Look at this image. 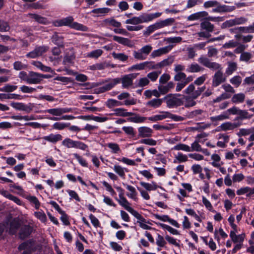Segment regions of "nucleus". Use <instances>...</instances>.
<instances>
[{
  "instance_id": "nucleus-1",
  "label": "nucleus",
  "mask_w": 254,
  "mask_h": 254,
  "mask_svg": "<svg viewBox=\"0 0 254 254\" xmlns=\"http://www.w3.org/2000/svg\"><path fill=\"white\" fill-rule=\"evenodd\" d=\"M53 25L55 27L67 26L71 29L83 32H87L89 30L87 26L77 22H74V18L72 16L55 20L53 21Z\"/></svg>"
},
{
  "instance_id": "nucleus-2",
  "label": "nucleus",
  "mask_w": 254,
  "mask_h": 254,
  "mask_svg": "<svg viewBox=\"0 0 254 254\" xmlns=\"http://www.w3.org/2000/svg\"><path fill=\"white\" fill-rule=\"evenodd\" d=\"M62 145L67 148H74L83 151L87 150L88 148V145L85 143L79 140H73L69 137L64 139L62 142Z\"/></svg>"
},
{
  "instance_id": "nucleus-3",
  "label": "nucleus",
  "mask_w": 254,
  "mask_h": 254,
  "mask_svg": "<svg viewBox=\"0 0 254 254\" xmlns=\"http://www.w3.org/2000/svg\"><path fill=\"white\" fill-rule=\"evenodd\" d=\"M165 119V117L161 115H156L153 116L149 117H141L139 115H136L135 117H130L127 118L128 122L134 123H143L146 120L152 122H157L158 121H161Z\"/></svg>"
},
{
  "instance_id": "nucleus-4",
  "label": "nucleus",
  "mask_w": 254,
  "mask_h": 254,
  "mask_svg": "<svg viewBox=\"0 0 254 254\" xmlns=\"http://www.w3.org/2000/svg\"><path fill=\"white\" fill-rule=\"evenodd\" d=\"M164 99L166 101L167 106L169 108L177 107L184 104V101L182 99L175 97L173 95V94L167 95Z\"/></svg>"
},
{
  "instance_id": "nucleus-5",
  "label": "nucleus",
  "mask_w": 254,
  "mask_h": 254,
  "mask_svg": "<svg viewBox=\"0 0 254 254\" xmlns=\"http://www.w3.org/2000/svg\"><path fill=\"white\" fill-rule=\"evenodd\" d=\"M135 104L136 100L133 98L130 100H126L124 102L119 101L113 99H109L106 102V106L110 109H111L115 107L122 106L124 105L126 106H129L135 105Z\"/></svg>"
},
{
  "instance_id": "nucleus-6",
  "label": "nucleus",
  "mask_w": 254,
  "mask_h": 254,
  "mask_svg": "<svg viewBox=\"0 0 254 254\" xmlns=\"http://www.w3.org/2000/svg\"><path fill=\"white\" fill-rule=\"evenodd\" d=\"M104 85L101 86L97 89L98 93H102L111 90L116 85L120 83V80L118 78H114L105 80L103 82V83L108 82Z\"/></svg>"
},
{
  "instance_id": "nucleus-7",
  "label": "nucleus",
  "mask_w": 254,
  "mask_h": 254,
  "mask_svg": "<svg viewBox=\"0 0 254 254\" xmlns=\"http://www.w3.org/2000/svg\"><path fill=\"white\" fill-rule=\"evenodd\" d=\"M136 76V74L131 73L124 75L122 78H117L122 83L123 88H128L132 84L133 79Z\"/></svg>"
},
{
  "instance_id": "nucleus-8",
  "label": "nucleus",
  "mask_w": 254,
  "mask_h": 254,
  "mask_svg": "<svg viewBox=\"0 0 254 254\" xmlns=\"http://www.w3.org/2000/svg\"><path fill=\"white\" fill-rule=\"evenodd\" d=\"M105 36L108 37H112L114 41H116L124 46H127L128 47H132V46L131 40L128 38L120 37L116 35H112L109 34H106Z\"/></svg>"
},
{
  "instance_id": "nucleus-9",
  "label": "nucleus",
  "mask_w": 254,
  "mask_h": 254,
  "mask_svg": "<svg viewBox=\"0 0 254 254\" xmlns=\"http://www.w3.org/2000/svg\"><path fill=\"white\" fill-rule=\"evenodd\" d=\"M226 80V78L223 77L222 71L218 70L215 72L213 76L212 86L216 87L218 86L221 83L224 82Z\"/></svg>"
},
{
  "instance_id": "nucleus-10",
  "label": "nucleus",
  "mask_w": 254,
  "mask_h": 254,
  "mask_svg": "<svg viewBox=\"0 0 254 254\" xmlns=\"http://www.w3.org/2000/svg\"><path fill=\"white\" fill-rule=\"evenodd\" d=\"M235 6L221 4L220 2H219L218 6L213 8L212 11L215 13L230 12L234 11L235 10Z\"/></svg>"
},
{
  "instance_id": "nucleus-11",
  "label": "nucleus",
  "mask_w": 254,
  "mask_h": 254,
  "mask_svg": "<svg viewBox=\"0 0 254 254\" xmlns=\"http://www.w3.org/2000/svg\"><path fill=\"white\" fill-rule=\"evenodd\" d=\"M162 12H156L154 13H144L140 15L141 23H147L152 21L153 19L160 17Z\"/></svg>"
},
{
  "instance_id": "nucleus-12",
  "label": "nucleus",
  "mask_w": 254,
  "mask_h": 254,
  "mask_svg": "<svg viewBox=\"0 0 254 254\" xmlns=\"http://www.w3.org/2000/svg\"><path fill=\"white\" fill-rule=\"evenodd\" d=\"M10 105L16 110L25 111L27 113H29L32 110L30 106L23 103L11 102Z\"/></svg>"
},
{
  "instance_id": "nucleus-13",
  "label": "nucleus",
  "mask_w": 254,
  "mask_h": 254,
  "mask_svg": "<svg viewBox=\"0 0 254 254\" xmlns=\"http://www.w3.org/2000/svg\"><path fill=\"white\" fill-rule=\"evenodd\" d=\"M41 81L40 73L34 71L29 72V78L27 79L28 84H38L41 83Z\"/></svg>"
},
{
  "instance_id": "nucleus-14",
  "label": "nucleus",
  "mask_w": 254,
  "mask_h": 254,
  "mask_svg": "<svg viewBox=\"0 0 254 254\" xmlns=\"http://www.w3.org/2000/svg\"><path fill=\"white\" fill-rule=\"evenodd\" d=\"M138 137H149L152 135L153 130L147 127H141L138 128Z\"/></svg>"
},
{
  "instance_id": "nucleus-15",
  "label": "nucleus",
  "mask_w": 254,
  "mask_h": 254,
  "mask_svg": "<svg viewBox=\"0 0 254 254\" xmlns=\"http://www.w3.org/2000/svg\"><path fill=\"white\" fill-rule=\"evenodd\" d=\"M114 111L115 112L114 113L112 114L111 115L116 116L125 117L132 116H134L133 117H135L136 116V115H138L137 114L133 112H127V110L124 108H116L114 109Z\"/></svg>"
},
{
  "instance_id": "nucleus-16",
  "label": "nucleus",
  "mask_w": 254,
  "mask_h": 254,
  "mask_svg": "<svg viewBox=\"0 0 254 254\" xmlns=\"http://www.w3.org/2000/svg\"><path fill=\"white\" fill-rule=\"evenodd\" d=\"M42 139L53 144H56L57 142L63 139V136L60 134L51 133L49 135L42 137Z\"/></svg>"
},
{
  "instance_id": "nucleus-17",
  "label": "nucleus",
  "mask_w": 254,
  "mask_h": 254,
  "mask_svg": "<svg viewBox=\"0 0 254 254\" xmlns=\"http://www.w3.org/2000/svg\"><path fill=\"white\" fill-rule=\"evenodd\" d=\"M33 231V228L29 225H24L20 229L19 235L21 238L25 239L28 237Z\"/></svg>"
},
{
  "instance_id": "nucleus-18",
  "label": "nucleus",
  "mask_w": 254,
  "mask_h": 254,
  "mask_svg": "<svg viewBox=\"0 0 254 254\" xmlns=\"http://www.w3.org/2000/svg\"><path fill=\"white\" fill-rule=\"evenodd\" d=\"M175 86V84L172 81L168 82L167 85H159L158 87V90L161 93V95H165L167 94L171 89H173Z\"/></svg>"
},
{
  "instance_id": "nucleus-19",
  "label": "nucleus",
  "mask_w": 254,
  "mask_h": 254,
  "mask_svg": "<svg viewBox=\"0 0 254 254\" xmlns=\"http://www.w3.org/2000/svg\"><path fill=\"white\" fill-rule=\"evenodd\" d=\"M52 42L59 47L64 48V37L60 36L57 32H55L51 38Z\"/></svg>"
},
{
  "instance_id": "nucleus-20",
  "label": "nucleus",
  "mask_w": 254,
  "mask_h": 254,
  "mask_svg": "<svg viewBox=\"0 0 254 254\" xmlns=\"http://www.w3.org/2000/svg\"><path fill=\"white\" fill-rule=\"evenodd\" d=\"M175 22V20L174 18H169L165 20H160L158 22H156L157 28L158 29L162 28L163 27L171 26Z\"/></svg>"
},
{
  "instance_id": "nucleus-21",
  "label": "nucleus",
  "mask_w": 254,
  "mask_h": 254,
  "mask_svg": "<svg viewBox=\"0 0 254 254\" xmlns=\"http://www.w3.org/2000/svg\"><path fill=\"white\" fill-rule=\"evenodd\" d=\"M28 15L31 18L34 19L35 21L40 24H47L48 23L47 18L40 15L35 13H29Z\"/></svg>"
},
{
  "instance_id": "nucleus-22",
  "label": "nucleus",
  "mask_w": 254,
  "mask_h": 254,
  "mask_svg": "<svg viewBox=\"0 0 254 254\" xmlns=\"http://www.w3.org/2000/svg\"><path fill=\"white\" fill-rule=\"evenodd\" d=\"M32 64L37 68L40 69L43 71L49 72L53 73L55 74H56L55 72L53 70H52V69L50 67L44 65L41 62H33Z\"/></svg>"
},
{
  "instance_id": "nucleus-23",
  "label": "nucleus",
  "mask_w": 254,
  "mask_h": 254,
  "mask_svg": "<svg viewBox=\"0 0 254 254\" xmlns=\"http://www.w3.org/2000/svg\"><path fill=\"white\" fill-rule=\"evenodd\" d=\"M155 223L157 226H160L163 229L167 230L173 235H178L180 234L179 231L177 230L174 229L173 228L171 227V226L168 225L161 223L160 222H155Z\"/></svg>"
},
{
  "instance_id": "nucleus-24",
  "label": "nucleus",
  "mask_w": 254,
  "mask_h": 254,
  "mask_svg": "<svg viewBox=\"0 0 254 254\" xmlns=\"http://www.w3.org/2000/svg\"><path fill=\"white\" fill-rule=\"evenodd\" d=\"M170 49L168 47H165L163 48H159L158 50H154L151 53V57L153 58H155L156 57L160 56L163 54H165L169 52Z\"/></svg>"
},
{
  "instance_id": "nucleus-25",
  "label": "nucleus",
  "mask_w": 254,
  "mask_h": 254,
  "mask_svg": "<svg viewBox=\"0 0 254 254\" xmlns=\"http://www.w3.org/2000/svg\"><path fill=\"white\" fill-rule=\"evenodd\" d=\"M201 30H204L207 32H213L214 28L213 24L205 19L200 23Z\"/></svg>"
},
{
  "instance_id": "nucleus-26",
  "label": "nucleus",
  "mask_w": 254,
  "mask_h": 254,
  "mask_svg": "<svg viewBox=\"0 0 254 254\" xmlns=\"http://www.w3.org/2000/svg\"><path fill=\"white\" fill-rule=\"evenodd\" d=\"M123 185L125 186L127 190L130 191V193L127 194V196L134 200H135L136 199V196L137 195V192L135 189L133 187L124 183H123Z\"/></svg>"
},
{
  "instance_id": "nucleus-27",
  "label": "nucleus",
  "mask_w": 254,
  "mask_h": 254,
  "mask_svg": "<svg viewBox=\"0 0 254 254\" xmlns=\"http://www.w3.org/2000/svg\"><path fill=\"white\" fill-rule=\"evenodd\" d=\"M163 100H164V98L153 99L148 101L146 103V105L148 106L152 107L154 108H157L159 107L162 105Z\"/></svg>"
},
{
  "instance_id": "nucleus-28",
  "label": "nucleus",
  "mask_w": 254,
  "mask_h": 254,
  "mask_svg": "<svg viewBox=\"0 0 254 254\" xmlns=\"http://www.w3.org/2000/svg\"><path fill=\"white\" fill-rule=\"evenodd\" d=\"M237 115L239 116L235 118L234 121L250 119L252 116V115H249V113L247 112V111L240 109L239 110Z\"/></svg>"
},
{
  "instance_id": "nucleus-29",
  "label": "nucleus",
  "mask_w": 254,
  "mask_h": 254,
  "mask_svg": "<svg viewBox=\"0 0 254 254\" xmlns=\"http://www.w3.org/2000/svg\"><path fill=\"white\" fill-rule=\"evenodd\" d=\"M2 194L3 196H4L6 198H8V199L12 200L14 201L15 203H16L17 204H20L21 203V200L17 196H15L9 192H8L6 190H4L2 192Z\"/></svg>"
},
{
  "instance_id": "nucleus-30",
  "label": "nucleus",
  "mask_w": 254,
  "mask_h": 254,
  "mask_svg": "<svg viewBox=\"0 0 254 254\" xmlns=\"http://www.w3.org/2000/svg\"><path fill=\"white\" fill-rule=\"evenodd\" d=\"M104 22L107 25L116 28H120L122 26L121 23L117 21L114 18H106L104 20Z\"/></svg>"
},
{
  "instance_id": "nucleus-31",
  "label": "nucleus",
  "mask_w": 254,
  "mask_h": 254,
  "mask_svg": "<svg viewBox=\"0 0 254 254\" xmlns=\"http://www.w3.org/2000/svg\"><path fill=\"white\" fill-rule=\"evenodd\" d=\"M115 198L118 201L119 204L123 206L126 210H127L128 208L131 207L130 206V204L125 196L120 197V199H118L117 197H115Z\"/></svg>"
},
{
  "instance_id": "nucleus-32",
  "label": "nucleus",
  "mask_w": 254,
  "mask_h": 254,
  "mask_svg": "<svg viewBox=\"0 0 254 254\" xmlns=\"http://www.w3.org/2000/svg\"><path fill=\"white\" fill-rule=\"evenodd\" d=\"M20 226V224L18 220H16L14 219L12 220L10 223V228L9 231L12 234H14L16 233L17 230L19 228Z\"/></svg>"
},
{
  "instance_id": "nucleus-33",
  "label": "nucleus",
  "mask_w": 254,
  "mask_h": 254,
  "mask_svg": "<svg viewBox=\"0 0 254 254\" xmlns=\"http://www.w3.org/2000/svg\"><path fill=\"white\" fill-rule=\"evenodd\" d=\"M173 61L170 59H166L157 63L156 65H154L153 68H162L164 66L170 65Z\"/></svg>"
},
{
  "instance_id": "nucleus-34",
  "label": "nucleus",
  "mask_w": 254,
  "mask_h": 254,
  "mask_svg": "<svg viewBox=\"0 0 254 254\" xmlns=\"http://www.w3.org/2000/svg\"><path fill=\"white\" fill-rule=\"evenodd\" d=\"M18 86L16 85H11L9 84H5L3 87L0 88V91L11 93L15 91Z\"/></svg>"
},
{
  "instance_id": "nucleus-35",
  "label": "nucleus",
  "mask_w": 254,
  "mask_h": 254,
  "mask_svg": "<svg viewBox=\"0 0 254 254\" xmlns=\"http://www.w3.org/2000/svg\"><path fill=\"white\" fill-rule=\"evenodd\" d=\"M112 56L114 59L120 60L122 62H125L128 60V56L124 53H116L114 52L112 54Z\"/></svg>"
},
{
  "instance_id": "nucleus-36",
  "label": "nucleus",
  "mask_w": 254,
  "mask_h": 254,
  "mask_svg": "<svg viewBox=\"0 0 254 254\" xmlns=\"http://www.w3.org/2000/svg\"><path fill=\"white\" fill-rule=\"evenodd\" d=\"M245 97L243 93L236 94L233 96L231 101L234 103H242L245 100Z\"/></svg>"
},
{
  "instance_id": "nucleus-37",
  "label": "nucleus",
  "mask_w": 254,
  "mask_h": 254,
  "mask_svg": "<svg viewBox=\"0 0 254 254\" xmlns=\"http://www.w3.org/2000/svg\"><path fill=\"white\" fill-rule=\"evenodd\" d=\"M157 29H158V28H157L156 24L155 23L147 27L146 30L143 31V35L147 37Z\"/></svg>"
},
{
  "instance_id": "nucleus-38",
  "label": "nucleus",
  "mask_w": 254,
  "mask_h": 254,
  "mask_svg": "<svg viewBox=\"0 0 254 254\" xmlns=\"http://www.w3.org/2000/svg\"><path fill=\"white\" fill-rule=\"evenodd\" d=\"M10 29L8 22L2 19H0V32H8Z\"/></svg>"
},
{
  "instance_id": "nucleus-39",
  "label": "nucleus",
  "mask_w": 254,
  "mask_h": 254,
  "mask_svg": "<svg viewBox=\"0 0 254 254\" xmlns=\"http://www.w3.org/2000/svg\"><path fill=\"white\" fill-rule=\"evenodd\" d=\"M73 156L76 159L81 166L84 167H88V163L86 160L77 153H73Z\"/></svg>"
},
{
  "instance_id": "nucleus-40",
  "label": "nucleus",
  "mask_w": 254,
  "mask_h": 254,
  "mask_svg": "<svg viewBox=\"0 0 254 254\" xmlns=\"http://www.w3.org/2000/svg\"><path fill=\"white\" fill-rule=\"evenodd\" d=\"M229 118V115L227 114V113H225L224 112L223 114L219 116L211 117L210 119L212 122H214L218 121H222L225 119H228Z\"/></svg>"
},
{
  "instance_id": "nucleus-41",
  "label": "nucleus",
  "mask_w": 254,
  "mask_h": 254,
  "mask_svg": "<svg viewBox=\"0 0 254 254\" xmlns=\"http://www.w3.org/2000/svg\"><path fill=\"white\" fill-rule=\"evenodd\" d=\"M173 149L176 150H183L187 152L191 151L190 147L183 143H179L176 145Z\"/></svg>"
},
{
  "instance_id": "nucleus-42",
  "label": "nucleus",
  "mask_w": 254,
  "mask_h": 254,
  "mask_svg": "<svg viewBox=\"0 0 254 254\" xmlns=\"http://www.w3.org/2000/svg\"><path fill=\"white\" fill-rule=\"evenodd\" d=\"M122 129L127 135L131 136L132 137H133L135 136L136 131L132 127L124 126L122 127Z\"/></svg>"
},
{
  "instance_id": "nucleus-43",
  "label": "nucleus",
  "mask_w": 254,
  "mask_h": 254,
  "mask_svg": "<svg viewBox=\"0 0 254 254\" xmlns=\"http://www.w3.org/2000/svg\"><path fill=\"white\" fill-rule=\"evenodd\" d=\"M125 22L126 24L132 25H138L141 23L140 15L138 17L134 16L131 18L127 19Z\"/></svg>"
},
{
  "instance_id": "nucleus-44",
  "label": "nucleus",
  "mask_w": 254,
  "mask_h": 254,
  "mask_svg": "<svg viewBox=\"0 0 254 254\" xmlns=\"http://www.w3.org/2000/svg\"><path fill=\"white\" fill-rule=\"evenodd\" d=\"M202 69L197 64H191L190 67L187 69V71L189 72H197L201 71Z\"/></svg>"
},
{
  "instance_id": "nucleus-45",
  "label": "nucleus",
  "mask_w": 254,
  "mask_h": 254,
  "mask_svg": "<svg viewBox=\"0 0 254 254\" xmlns=\"http://www.w3.org/2000/svg\"><path fill=\"white\" fill-rule=\"evenodd\" d=\"M70 125V123L56 122L53 125V128L55 129L62 130Z\"/></svg>"
},
{
  "instance_id": "nucleus-46",
  "label": "nucleus",
  "mask_w": 254,
  "mask_h": 254,
  "mask_svg": "<svg viewBox=\"0 0 254 254\" xmlns=\"http://www.w3.org/2000/svg\"><path fill=\"white\" fill-rule=\"evenodd\" d=\"M27 198L31 203L35 204V208L36 209H38L39 208L40 203L36 196L30 195L28 196Z\"/></svg>"
},
{
  "instance_id": "nucleus-47",
  "label": "nucleus",
  "mask_w": 254,
  "mask_h": 254,
  "mask_svg": "<svg viewBox=\"0 0 254 254\" xmlns=\"http://www.w3.org/2000/svg\"><path fill=\"white\" fill-rule=\"evenodd\" d=\"M114 170L121 177L125 178L126 175L124 172V169L121 166L115 165L114 167Z\"/></svg>"
},
{
  "instance_id": "nucleus-48",
  "label": "nucleus",
  "mask_w": 254,
  "mask_h": 254,
  "mask_svg": "<svg viewBox=\"0 0 254 254\" xmlns=\"http://www.w3.org/2000/svg\"><path fill=\"white\" fill-rule=\"evenodd\" d=\"M203 2V0H188L186 8H190L196 5L201 4Z\"/></svg>"
},
{
  "instance_id": "nucleus-49",
  "label": "nucleus",
  "mask_w": 254,
  "mask_h": 254,
  "mask_svg": "<svg viewBox=\"0 0 254 254\" xmlns=\"http://www.w3.org/2000/svg\"><path fill=\"white\" fill-rule=\"evenodd\" d=\"M20 90L24 93H32L36 91V89L26 85H22L20 87Z\"/></svg>"
},
{
  "instance_id": "nucleus-50",
  "label": "nucleus",
  "mask_w": 254,
  "mask_h": 254,
  "mask_svg": "<svg viewBox=\"0 0 254 254\" xmlns=\"http://www.w3.org/2000/svg\"><path fill=\"white\" fill-rule=\"evenodd\" d=\"M107 146L112 150V152L113 153H117L119 151H120V148L119 145L116 143H109L107 144Z\"/></svg>"
},
{
  "instance_id": "nucleus-51",
  "label": "nucleus",
  "mask_w": 254,
  "mask_h": 254,
  "mask_svg": "<svg viewBox=\"0 0 254 254\" xmlns=\"http://www.w3.org/2000/svg\"><path fill=\"white\" fill-rule=\"evenodd\" d=\"M205 89V86L197 88V89L194 91L192 94V99H196L197 98V97H199L203 92H204Z\"/></svg>"
},
{
  "instance_id": "nucleus-52",
  "label": "nucleus",
  "mask_w": 254,
  "mask_h": 254,
  "mask_svg": "<svg viewBox=\"0 0 254 254\" xmlns=\"http://www.w3.org/2000/svg\"><path fill=\"white\" fill-rule=\"evenodd\" d=\"M26 95H20L15 93H7L6 94L7 99H16V100H21L24 97H27Z\"/></svg>"
},
{
  "instance_id": "nucleus-53",
  "label": "nucleus",
  "mask_w": 254,
  "mask_h": 254,
  "mask_svg": "<svg viewBox=\"0 0 254 254\" xmlns=\"http://www.w3.org/2000/svg\"><path fill=\"white\" fill-rule=\"evenodd\" d=\"M219 2L217 0H208L205 1L203 4V6L205 8L218 6Z\"/></svg>"
},
{
  "instance_id": "nucleus-54",
  "label": "nucleus",
  "mask_w": 254,
  "mask_h": 254,
  "mask_svg": "<svg viewBox=\"0 0 254 254\" xmlns=\"http://www.w3.org/2000/svg\"><path fill=\"white\" fill-rule=\"evenodd\" d=\"M140 143H143L149 145L154 146L157 144V141L152 138L142 139L139 141Z\"/></svg>"
},
{
  "instance_id": "nucleus-55",
  "label": "nucleus",
  "mask_w": 254,
  "mask_h": 254,
  "mask_svg": "<svg viewBox=\"0 0 254 254\" xmlns=\"http://www.w3.org/2000/svg\"><path fill=\"white\" fill-rule=\"evenodd\" d=\"M156 245L160 247H164L166 244V241L163 236L158 234L157 238H156Z\"/></svg>"
},
{
  "instance_id": "nucleus-56",
  "label": "nucleus",
  "mask_w": 254,
  "mask_h": 254,
  "mask_svg": "<svg viewBox=\"0 0 254 254\" xmlns=\"http://www.w3.org/2000/svg\"><path fill=\"white\" fill-rule=\"evenodd\" d=\"M237 64L234 63H230L228 65V67L226 69V72L227 74H231L234 71L236 70Z\"/></svg>"
},
{
  "instance_id": "nucleus-57",
  "label": "nucleus",
  "mask_w": 254,
  "mask_h": 254,
  "mask_svg": "<svg viewBox=\"0 0 254 254\" xmlns=\"http://www.w3.org/2000/svg\"><path fill=\"white\" fill-rule=\"evenodd\" d=\"M89 218L91 220V222L92 225L95 228L100 227V223L99 220L92 214H90L89 216Z\"/></svg>"
},
{
  "instance_id": "nucleus-58",
  "label": "nucleus",
  "mask_w": 254,
  "mask_h": 254,
  "mask_svg": "<svg viewBox=\"0 0 254 254\" xmlns=\"http://www.w3.org/2000/svg\"><path fill=\"white\" fill-rule=\"evenodd\" d=\"M67 192L71 198L75 199L78 202H80L81 201L80 197L75 191L71 190H67Z\"/></svg>"
},
{
  "instance_id": "nucleus-59",
  "label": "nucleus",
  "mask_w": 254,
  "mask_h": 254,
  "mask_svg": "<svg viewBox=\"0 0 254 254\" xmlns=\"http://www.w3.org/2000/svg\"><path fill=\"white\" fill-rule=\"evenodd\" d=\"M239 29L240 32L245 33H254V26L250 25L248 27H239L236 28Z\"/></svg>"
},
{
  "instance_id": "nucleus-60",
  "label": "nucleus",
  "mask_w": 254,
  "mask_h": 254,
  "mask_svg": "<svg viewBox=\"0 0 254 254\" xmlns=\"http://www.w3.org/2000/svg\"><path fill=\"white\" fill-rule=\"evenodd\" d=\"M48 49V47L45 46L36 47L35 50L37 53L38 56H42L44 53H46Z\"/></svg>"
},
{
  "instance_id": "nucleus-61",
  "label": "nucleus",
  "mask_w": 254,
  "mask_h": 254,
  "mask_svg": "<svg viewBox=\"0 0 254 254\" xmlns=\"http://www.w3.org/2000/svg\"><path fill=\"white\" fill-rule=\"evenodd\" d=\"M242 82V78L241 76L237 75L235 76L230 79V82L236 86V87H238Z\"/></svg>"
},
{
  "instance_id": "nucleus-62",
  "label": "nucleus",
  "mask_w": 254,
  "mask_h": 254,
  "mask_svg": "<svg viewBox=\"0 0 254 254\" xmlns=\"http://www.w3.org/2000/svg\"><path fill=\"white\" fill-rule=\"evenodd\" d=\"M202 202L206 207V208L208 209L210 211L215 212V210L213 209V207L210 201L204 196H202Z\"/></svg>"
},
{
  "instance_id": "nucleus-63",
  "label": "nucleus",
  "mask_w": 254,
  "mask_h": 254,
  "mask_svg": "<svg viewBox=\"0 0 254 254\" xmlns=\"http://www.w3.org/2000/svg\"><path fill=\"white\" fill-rule=\"evenodd\" d=\"M199 142H200V141L199 140L196 139L191 144V151H199V152L202 151L201 147L198 143Z\"/></svg>"
},
{
  "instance_id": "nucleus-64",
  "label": "nucleus",
  "mask_w": 254,
  "mask_h": 254,
  "mask_svg": "<svg viewBox=\"0 0 254 254\" xmlns=\"http://www.w3.org/2000/svg\"><path fill=\"white\" fill-rule=\"evenodd\" d=\"M30 244L31 242L29 241L24 242L18 246V249L20 251L28 249L31 248Z\"/></svg>"
}]
</instances>
